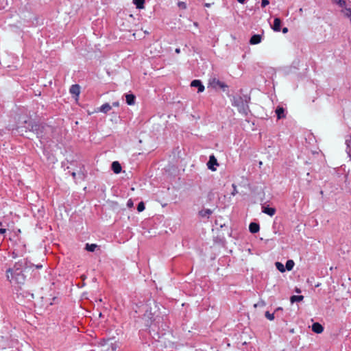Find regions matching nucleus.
<instances>
[{
	"label": "nucleus",
	"instance_id": "nucleus-1",
	"mask_svg": "<svg viewBox=\"0 0 351 351\" xmlns=\"http://www.w3.org/2000/svg\"><path fill=\"white\" fill-rule=\"evenodd\" d=\"M24 124L25 125L19 126L17 130L28 138L36 137L43 143L55 138L56 129L51 125L38 123L32 120L25 121Z\"/></svg>",
	"mask_w": 351,
	"mask_h": 351
},
{
	"label": "nucleus",
	"instance_id": "nucleus-2",
	"mask_svg": "<svg viewBox=\"0 0 351 351\" xmlns=\"http://www.w3.org/2000/svg\"><path fill=\"white\" fill-rule=\"evenodd\" d=\"M53 283L49 287L37 288L33 293H29L30 296L35 299L34 305L39 310L46 308L49 305L52 304V300H55V297L52 293L51 287Z\"/></svg>",
	"mask_w": 351,
	"mask_h": 351
},
{
	"label": "nucleus",
	"instance_id": "nucleus-3",
	"mask_svg": "<svg viewBox=\"0 0 351 351\" xmlns=\"http://www.w3.org/2000/svg\"><path fill=\"white\" fill-rule=\"evenodd\" d=\"M6 276L11 283L23 285L25 282V276L19 269L15 271H13L12 269H8L6 271Z\"/></svg>",
	"mask_w": 351,
	"mask_h": 351
},
{
	"label": "nucleus",
	"instance_id": "nucleus-4",
	"mask_svg": "<svg viewBox=\"0 0 351 351\" xmlns=\"http://www.w3.org/2000/svg\"><path fill=\"white\" fill-rule=\"evenodd\" d=\"M147 308L144 314L145 317L149 319H152L154 315H156L159 310V305L155 301H149L147 304Z\"/></svg>",
	"mask_w": 351,
	"mask_h": 351
},
{
	"label": "nucleus",
	"instance_id": "nucleus-5",
	"mask_svg": "<svg viewBox=\"0 0 351 351\" xmlns=\"http://www.w3.org/2000/svg\"><path fill=\"white\" fill-rule=\"evenodd\" d=\"M101 351H116L118 345L113 339L104 340L100 343Z\"/></svg>",
	"mask_w": 351,
	"mask_h": 351
},
{
	"label": "nucleus",
	"instance_id": "nucleus-6",
	"mask_svg": "<svg viewBox=\"0 0 351 351\" xmlns=\"http://www.w3.org/2000/svg\"><path fill=\"white\" fill-rule=\"evenodd\" d=\"M234 103L238 106L239 112L244 114H247V105L246 104L245 102L243 101V100L241 98L236 99Z\"/></svg>",
	"mask_w": 351,
	"mask_h": 351
},
{
	"label": "nucleus",
	"instance_id": "nucleus-7",
	"mask_svg": "<svg viewBox=\"0 0 351 351\" xmlns=\"http://www.w3.org/2000/svg\"><path fill=\"white\" fill-rule=\"evenodd\" d=\"M207 165L208 169H211L212 171L216 170V168L214 167V165L219 166V164L217 162L216 158L214 156H210Z\"/></svg>",
	"mask_w": 351,
	"mask_h": 351
},
{
	"label": "nucleus",
	"instance_id": "nucleus-8",
	"mask_svg": "<svg viewBox=\"0 0 351 351\" xmlns=\"http://www.w3.org/2000/svg\"><path fill=\"white\" fill-rule=\"evenodd\" d=\"M70 93L76 96V100L80 93V87L78 84L72 85L70 88Z\"/></svg>",
	"mask_w": 351,
	"mask_h": 351
},
{
	"label": "nucleus",
	"instance_id": "nucleus-9",
	"mask_svg": "<svg viewBox=\"0 0 351 351\" xmlns=\"http://www.w3.org/2000/svg\"><path fill=\"white\" fill-rule=\"evenodd\" d=\"M191 86L193 87H197L198 93L203 92L204 90V86L202 85V82L197 80L192 81Z\"/></svg>",
	"mask_w": 351,
	"mask_h": 351
},
{
	"label": "nucleus",
	"instance_id": "nucleus-10",
	"mask_svg": "<svg viewBox=\"0 0 351 351\" xmlns=\"http://www.w3.org/2000/svg\"><path fill=\"white\" fill-rule=\"evenodd\" d=\"M312 330L317 334H320L324 331V327L319 323L316 322L312 325Z\"/></svg>",
	"mask_w": 351,
	"mask_h": 351
},
{
	"label": "nucleus",
	"instance_id": "nucleus-11",
	"mask_svg": "<svg viewBox=\"0 0 351 351\" xmlns=\"http://www.w3.org/2000/svg\"><path fill=\"white\" fill-rule=\"evenodd\" d=\"M278 119L285 118V109L282 107L278 106L276 110Z\"/></svg>",
	"mask_w": 351,
	"mask_h": 351
},
{
	"label": "nucleus",
	"instance_id": "nucleus-12",
	"mask_svg": "<svg viewBox=\"0 0 351 351\" xmlns=\"http://www.w3.org/2000/svg\"><path fill=\"white\" fill-rule=\"evenodd\" d=\"M112 169L115 173H119L121 171V166L117 161H114L112 164Z\"/></svg>",
	"mask_w": 351,
	"mask_h": 351
},
{
	"label": "nucleus",
	"instance_id": "nucleus-13",
	"mask_svg": "<svg viewBox=\"0 0 351 351\" xmlns=\"http://www.w3.org/2000/svg\"><path fill=\"white\" fill-rule=\"evenodd\" d=\"M261 41V37L260 35L256 34L251 37L250 43L251 45L258 44Z\"/></svg>",
	"mask_w": 351,
	"mask_h": 351
},
{
	"label": "nucleus",
	"instance_id": "nucleus-14",
	"mask_svg": "<svg viewBox=\"0 0 351 351\" xmlns=\"http://www.w3.org/2000/svg\"><path fill=\"white\" fill-rule=\"evenodd\" d=\"M280 19L279 18H276L274 21L272 29L276 32H279L280 30Z\"/></svg>",
	"mask_w": 351,
	"mask_h": 351
},
{
	"label": "nucleus",
	"instance_id": "nucleus-15",
	"mask_svg": "<svg viewBox=\"0 0 351 351\" xmlns=\"http://www.w3.org/2000/svg\"><path fill=\"white\" fill-rule=\"evenodd\" d=\"M135 96L133 94H127L125 95L126 102L128 105H134L135 103Z\"/></svg>",
	"mask_w": 351,
	"mask_h": 351
},
{
	"label": "nucleus",
	"instance_id": "nucleus-16",
	"mask_svg": "<svg viewBox=\"0 0 351 351\" xmlns=\"http://www.w3.org/2000/svg\"><path fill=\"white\" fill-rule=\"evenodd\" d=\"M249 229L252 233H256L259 231V225L256 223L252 222L250 224Z\"/></svg>",
	"mask_w": 351,
	"mask_h": 351
},
{
	"label": "nucleus",
	"instance_id": "nucleus-17",
	"mask_svg": "<svg viewBox=\"0 0 351 351\" xmlns=\"http://www.w3.org/2000/svg\"><path fill=\"white\" fill-rule=\"evenodd\" d=\"M112 109V106L106 103V104H103L99 109V111L100 112H102L104 113H107L108 112H109L110 110Z\"/></svg>",
	"mask_w": 351,
	"mask_h": 351
},
{
	"label": "nucleus",
	"instance_id": "nucleus-18",
	"mask_svg": "<svg viewBox=\"0 0 351 351\" xmlns=\"http://www.w3.org/2000/svg\"><path fill=\"white\" fill-rule=\"evenodd\" d=\"M263 212L269 216H273L276 213V209L274 208L265 207Z\"/></svg>",
	"mask_w": 351,
	"mask_h": 351
},
{
	"label": "nucleus",
	"instance_id": "nucleus-19",
	"mask_svg": "<svg viewBox=\"0 0 351 351\" xmlns=\"http://www.w3.org/2000/svg\"><path fill=\"white\" fill-rule=\"evenodd\" d=\"M145 0H133V3L136 5V8L143 9Z\"/></svg>",
	"mask_w": 351,
	"mask_h": 351
},
{
	"label": "nucleus",
	"instance_id": "nucleus-20",
	"mask_svg": "<svg viewBox=\"0 0 351 351\" xmlns=\"http://www.w3.org/2000/svg\"><path fill=\"white\" fill-rule=\"evenodd\" d=\"M212 210L210 209H205V210H202L199 212V214L201 217H208L210 215L212 214Z\"/></svg>",
	"mask_w": 351,
	"mask_h": 351
},
{
	"label": "nucleus",
	"instance_id": "nucleus-21",
	"mask_svg": "<svg viewBox=\"0 0 351 351\" xmlns=\"http://www.w3.org/2000/svg\"><path fill=\"white\" fill-rule=\"evenodd\" d=\"M304 300L303 295H292L290 298V302L294 303L295 302H301Z\"/></svg>",
	"mask_w": 351,
	"mask_h": 351
},
{
	"label": "nucleus",
	"instance_id": "nucleus-22",
	"mask_svg": "<svg viewBox=\"0 0 351 351\" xmlns=\"http://www.w3.org/2000/svg\"><path fill=\"white\" fill-rule=\"evenodd\" d=\"M97 247L96 244H88L86 245V250L89 252H94L95 249Z\"/></svg>",
	"mask_w": 351,
	"mask_h": 351
},
{
	"label": "nucleus",
	"instance_id": "nucleus-23",
	"mask_svg": "<svg viewBox=\"0 0 351 351\" xmlns=\"http://www.w3.org/2000/svg\"><path fill=\"white\" fill-rule=\"evenodd\" d=\"M276 265V268L282 273L285 272V266L283 265L282 263H280V262H276L275 263Z\"/></svg>",
	"mask_w": 351,
	"mask_h": 351
},
{
	"label": "nucleus",
	"instance_id": "nucleus-24",
	"mask_svg": "<svg viewBox=\"0 0 351 351\" xmlns=\"http://www.w3.org/2000/svg\"><path fill=\"white\" fill-rule=\"evenodd\" d=\"M294 264L295 263H294L293 261H292V260L287 261V262L286 263V269L288 271H291L293 269Z\"/></svg>",
	"mask_w": 351,
	"mask_h": 351
},
{
	"label": "nucleus",
	"instance_id": "nucleus-25",
	"mask_svg": "<svg viewBox=\"0 0 351 351\" xmlns=\"http://www.w3.org/2000/svg\"><path fill=\"white\" fill-rule=\"evenodd\" d=\"M211 84L213 85V86H215V85H218L220 87H224L225 85L221 82L219 80H217V79H213Z\"/></svg>",
	"mask_w": 351,
	"mask_h": 351
},
{
	"label": "nucleus",
	"instance_id": "nucleus-26",
	"mask_svg": "<svg viewBox=\"0 0 351 351\" xmlns=\"http://www.w3.org/2000/svg\"><path fill=\"white\" fill-rule=\"evenodd\" d=\"M145 209V205L143 202H141L137 206V210L138 212H142Z\"/></svg>",
	"mask_w": 351,
	"mask_h": 351
},
{
	"label": "nucleus",
	"instance_id": "nucleus-27",
	"mask_svg": "<svg viewBox=\"0 0 351 351\" xmlns=\"http://www.w3.org/2000/svg\"><path fill=\"white\" fill-rule=\"evenodd\" d=\"M178 6L182 10H186L187 8L186 3L183 1H179L178 3Z\"/></svg>",
	"mask_w": 351,
	"mask_h": 351
},
{
	"label": "nucleus",
	"instance_id": "nucleus-28",
	"mask_svg": "<svg viewBox=\"0 0 351 351\" xmlns=\"http://www.w3.org/2000/svg\"><path fill=\"white\" fill-rule=\"evenodd\" d=\"M25 265H26V268L27 267H32V266H34L37 269H40L43 267V265L41 264H38V265H32V264H29L28 265V262H26L25 263Z\"/></svg>",
	"mask_w": 351,
	"mask_h": 351
},
{
	"label": "nucleus",
	"instance_id": "nucleus-29",
	"mask_svg": "<svg viewBox=\"0 0 351 351\" xmlns=\"http://www.w3.org/2000/svg\"><path fill=\"white\" fill-rule=\"evenodd\" d=\"M335 3L339 4L340 6L343 7L346 5V1L344 0H333Z\"/></svg>",
	"mask_w": 351,
	"mask_h": 351
},
{
	"label": "nucleus",
	"instance_id": "nucleus-30",
	"mask_svg": "<svg viewBox=\"0 0 351 351\" xmlns=\"http://www.w3.org/2000/svg\"><path fill=\"white\" fill-rule=\"evenodd\" d=\"M265 317L269 320H273L274 319V314L269 313V311H267L265 313Z\"/></svg>",
	"mask_w": 351,
	"mask_h": 351
},
{
	"label": "nucleus",
	"instance_id": "nucleus-31",
	"mask_svg": "<svg viewBox=\"0 0 351 351\" xmlns=\"http://www.w3.org/2000/svg\"><path fill=\"white\" fill-rule=\"evenodd\" d=\"M232 188H233V191L231 193V194H232V195L234 196V195H235L238 193V191L237 190V186H236V185L234 184H232Z\"/></svg>",
	"mask_w": 351,
	"mask_h": 351
},
{
	"label": "nucleus",
	"instance_id": "nucleus-32",
	"mask_svg": "<svg viewBox=\"0 0 351 351\" xmlns=\"http://www.w3.org/2000/svg\"><path fill=\"white\" fill-rule=\"evenodd\" d=\"M269 3L268 0H262L261 5L263 7H265Z\"/></svg>",
	"mask_w": 351,
	"mask_h": 351
},
{
	"label": "nucleus",
	"instance_id": "nucleus-33",
	"mask_svg": "<svg viewBox=\"0 0 351 351\" xmlns=\"http://www.w3.org/2000/svg\"><path fill=\"white\" fill-rule=\"evenodd\" d=\"M127 206L129 208H132L133 206V202L131 199L128 200Z\"/></svg>",
	"mask_w": 351,
	"mask_h": 351
},
{
	"label": "nucleus",
	"instance_id": "nucleus-34",
	"mask_svg": "<svg viewBox=\"0 0 351 351\" xmlns=\"http://www.w3.org/2000/svg\"><path fill=\"white\" fill-rule=\"evenodd\" d=\"M258 306H265V302L263 301V300H261L258 303Z\"/></svg>",
	"mask_w": 351,
	"mask_h": 351
},
{
	"label": "nucleus",
	"instance_id": "nucleus-35",
	"mask_svg": "<svg viewBox=\"0 0 351 351\" xmlns=\"http://www.w3.org/2000/svg\"><path fill=\"white\" fill-rule=\"evenodd\" d=\"M5 232H6V229H5V228L0 229V234H4Z\"/></svg>",
	"mask_w": 351,
	"mask_h": 351
},
{
	"label": "nucleus",
	"instance_id": "nucleus-36",
	"mask_svg": "<svg viewBox=\"0 0 351 351\" xmlns=\"http://www.w3.org/2000/svg\"><path fill=\"white\" fill-rule=\"evenodd\" d=\"M112 106L114 107H118L119 106V103L118 101L114 102Z\"/></svg>",
	"mask_w": 351,
	"mask_h": 351
},
{
	"label": "nucleus",
	"instance_id": "nucleus-37",
	"mask_svg": "<svg viewBox=\"0 0 351 351\" xmlns=\"http://www.w3.org/2000/svg\"><path fill=\"white\" fill-rule=\"evenodd\" d=\"M287 32H288V29H287V27H284V28L282 29V32H283V33H287Z\"/></svg>",
	"mask_w": 351,
	"mask_h": 351
},
{
	"label": "nucleus",
	"instance_id": "nucleus-38",
	"mask_svg": "<svg viewBox=\"0 0 351 351\" xmlns=\"http://www.w3.org/2000/svg\"><path fill=\"white\" fill-rule=\"evenodd\" d=\"M98 112V111H97V110H95V111H93V112H92V111H88V114H92L93 113H94V112Z\"/></svg>",
	"mask_w": 351,
	"mask_h": 351
},
{
	"label": "nucleus",
	"instance_id": "nucleus-39",
	"mask_svg": "<svg viewBox=\"0 0 351 351\" xmlns=\"http://www.w3.org/2000/svg\"><path fill=\"white\" fill-rule=\"evenodd\" d=\"M241 3H244L245 0H237Z\"/></svg>",
	"mask_w": 351,
	"mask_h": 351
},
{
	"label": "nucleus",
	"instance_id": "nucleus-40",
	"mask_svg": "<svg viewBox=\"0 0 351 351\" xmlns=\"http://www.w3.org/2000/svg\"><path fill=\"white\" fill-rule=\"evenodd\" d=\"M180 52V49L177 48L176 49V53H179Z\"/></svg>",
	"mask_w": 351,
	"mask_h": 351
},
{
	"label": "nucleus",
	"instance_id": "nucleus-41",
	"mask_svg": "<svg viewBox=\"0 0 351 351\" xmlns=\"http://www.w3.org/2000/svg\"><path fill=\"white\" fill-rule=\"evenodd\" d=\"M295 291H296L297 293H300V292H301L300 289H298V288H296V289H295Z\"/></svg>",
	"mask_w": 351,
	"mask_h": 351
},
{
	"label": "nucleus",
	"instance_id": "nucleus-42",
	"mask_svg": "<svg viewBox=\"0 0 351 351\" xmlns=\"http://www.w3.org/2000/svg\"><path fill=\"white\" fill-rule=\"evenodd\" d=\"M262 165H263V162L260 161L258 163L259 167H261L262 166Z\"/></svg>",
	"mask_w": 351,
	"mask_h": 351
},
{
	"label": "nucleus",
	"instance_id": "nucleus-43",
	"mask_svg": "<svg viewBox=\"0 0 351 351\" xmlns=\"http://www.w3.org/2000/svg\"><path fill=\"white\" fill-rule=\"evenodd\" d=\"M193 25L195 26V27H197L198 26V23L197 22H194Z\"/></svg>",
	"mask_w": 351,
	"mask_h": 351
},
{
	"label": "nucleus",
	"instance_id": "nucleus-44",
	"mask_svg": "<svg viewBox=\"0 0 351 351\" xmlns=\"http://www.w3.org/2000/svg\"><path fill=\"white\" fill-rule=\"evenodd\" d=\"M282 308L281 307H278V308H276V311H280V310H282Z\"/></svg>",
	"mask_w": 351,
	"mask_h": 351
},
{
	"label": "nucleus",
	"instance_id": "nucleus-45",
	"mask_svg": "<svg viewBox=\"0 0 351 351\" xmlns=\"http://www.w3.org/2000/svg\"><path fill=\"white\" fill-rule=\"evenodd\" d=\"M205 6H206V7H209V6H210V3H206V4H205Z\"/></svg>",
	"mask_w": 351,
	"mask_h": 351
},
{
	"label": "nucleus",
	"instance_id": "nucleus-46",
	"mask_svg": "<svg viewBox=\"0 0 351 351\" xmlns=\"http://www.w3.org/2000/svg\"><path fill=\"white\" fill-rule=\"evenodd\" d=\"M72 176H73V177H74V178H75V172H73V173H72Z\"/></svg>",
	"mask_w": 351,
	"mask_h": 351
},
{
	"label": "nucleus",
	"instance_id": "nucleus-47",
	"mask_svg": "<svg viewBox=\"0 0 351 351\" xmlns=\"http://www.w3.org/2000/svg\"><path fill=\"white\" fill-rule=\"evenodd\" d=\"M99 317H102V313H99Z\"/></svg>",
	"mask_w": 351,
	"mask_h": 351
},
{
	"label": "nucleus",
	"instance_id": "nucleus-48",
	"mask_svg": "<svg viewBox=\"0 0 351 351\" xmlns=\"http://www.w3.org/2000/svg\"><path fill=\"white\" fill-rule=\"evenodd\" d=\"M21 230H20V229H18V230H17V232H16V233H21Z\"/></svg>",
	"mask_w": 351,
	"mask_h": 351
},
{
	"label": "nucleus",
	"instance_id": "nucleus-49",
	"mask_svg": "<svg viewBox=\"0 0 351 351\" xmlns=\"http://www.w3.org/2000/svg\"><path fill=\"white\" fill-rule=\"evenodd\" d=\"M258 304H255L254 305V306L255 308L258 307Z\"/></svg>",
	"mask_w": 351,
	"mask_h": 351
},
{
	"label": "nucleus",
	"instance_id": "nucleus-50",
	"mask_svg": "<svg viewBox=\"0 0 351 351\" xmlns=\"http://www.w3.org/2000/svg\"><path fill=\"white\" fill-rule=\"evenodd\" d=\"M2 226V223H1V222H0V226Z\"/></svg>",
	"mask_w": 351,
	"mask_h": 351
}]
</instances>
